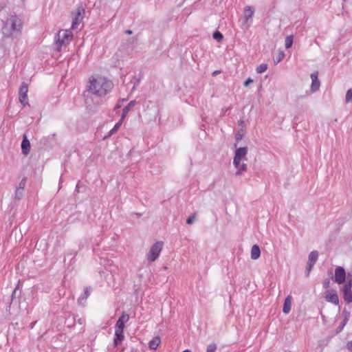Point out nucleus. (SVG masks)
Returning <instances> with one entry per match:
<instances>
[{"label": "nucleus", "instance_id": "25", "mask_svg": "<svg viewBox=\"0 0 352 352\" xmlns=\"http://www.w3.org/2000/svg\"><path fill=\"white\" fill-rule=\"evenodd\" d=\"M24 190L16 188L15 191L14 198L17 200H20L23 196Z\"/></svg>", "mask_w": 352, "mask_h": 352}, {"label": "nucleus", "instance_id": "40", "mask_svg": "<svg viewBox=\"0 0 352 352\" xmlns=\"http://www.w3.org/2000/svg\"><path fill=\"white\" fill-rule=\"evenodd\" d=\"M16 293V288H15L13 291H12V299H13L14 296H15Z\"/></svg>", "mask_w": 352, "mask_h": 352}, {"label": "nucleus", "instance_id": "37", "mask_svg": "<svg viewBox=\"0 0 352 352\" xmlns=\"http://www.w3.org/2000/svg\"><path fill=\"white\" fill-rule=\"evenodd\" d=\"M253 80L251 78H248L245 82H244V86L247 87L250 83L252 82Z\"/></svg>", "mask_w": 352, "mask_h": 352}, {"label": "nucleus", "instance_id": "16", "mask_svg": "<svg viewBox=\"0 0 352 352\" xmlns=\"http://www.w3.org/2000/svg\"><path fill=\"white\" fill-rule=\"evenodd\" d=\"M161 342L160 336L154 337L148 343V347L150 349L155 350Z\"/></svg>", "mask_w": 352, "mask_h": 352}, {"label": "nucleus", "instance_id": "10", "mask_svg": "<svg viewBox=\"0 0 352 352\" xmlns=\"http://www.w3.org/2000/svg\"><path fill=\"white\" fill-rule=\"evenodd\" d=\"M325 299L327 301L331 302L334 305H338L339 298L337 293L335 291H327L325 293Z\"/></svg>", "mask_w": 352, "mask_h": 352}, {"label": "nucleus", "instance_id": "15", "mask_svg": "<svg viewBox=\"0 0 352 352\" xmlns=\"http://www.w3.org/2000/svg\"><path fill=\"white\" fill-rule=\"evenodd\" d=\"M254 12V10L252 8H251L250 6L245 7V8L244 10L245 21L243 22V25L247 23L248 20L252 17Z\"/></svg>", "mask_w": 352, "mask_h": 352}, {"label": "nucleus", "instance_id": "4", "mask_svg": "<svg viewBox=\"0 0 352 352\" xmlns=\"http://www.w3.org/2000/svg\"><path fill=\"white\" fill-rule=\"evenodd\" d=\"M57 37L56 43L59 47H61L69 43L72 38V34L69 30H62L58 32Z\"/></svg>", "mask_w": 352, "mask_h": 352}, {"label": "nucleus", "instance_id": "12", "mask_svg": "<svg viewBox=\"0 0 352 352\" xmlns=\"http://www.w3.org/2000/svg\"><path fill=\"white\" fill-rule=\"evenodd\" d=\"M21 151L23 155H27L30 151V143L25 134L23 136L21 142Z\"/></svg>", "mask_w": 352, "mask_h": 352}, {"label": "nucleus", "instance_id": "20", "mask_svg": "<svg viewBox=\"0 0 352 352\" xmlns=\"http://www.w3.org/2000/svg\"><path fill=\"white\" fill-rule=\"evenodd\" d=\"M318 251H316V250L312 251V252H311V253L309 255V261H308V262L311 263V264H314L315 265L316 262L318 260Z\"/></svg>", "mask_w": 352, "mask_h": 352}, {"label": "nucleus", "instance_id": "1", "mask_svg": "<svg viewBox=\"0 0 352 352\" xmlns=\"http://www.w3.org/2000/svg\"><path fill=\"white\" fill-rule=\"evenodd\" d=\"M113 87V82L102 76H91L87 85L85 96L94 95L101 98L109 93Z\"/></svg>", "mask_w": 352, "mask_h": 352}, {"label": "nucleus", "instance_id": "26", "mask_svg": "<svg viewBox=\"0 0 352 352\" xmlns=\"http://www.w3.org/2000/svg\"><path fill=\"white\" fill-rule=\"evenodd\" d=\"M247 165L244 163H242L239 169L237 170L236 174L239 175H241L243 172L246 171Z\"/></svg>", "mask_w": 352, "mask_h": 352}, {"label": "nucleus", "instance_id": "9", "mask_svg": "<svg viewBox=\"0 0 352 352\" xmlns=\"http://www.w3.org/2000/svg\"><path fill=\"white\" fill-rule=\"evenodd\" d=\"M318 72H314L311 74V91L312 93L318 91L320 86V82L318 80Z\"/></svg>", "mask_w": 352, "mask_h": 352}, {"label": "nucleus", "instance_id": "11", "mask_svg": "<svg viewBox=\"0 0 352 352\" xmlns=\"http://www.w3.org/2000/svg\"><path fill=\"white\" fill-rule=\"evenodd\" d=\"M247 153H248V147L244 146V147L238 148L235 151L234 158L235 159V161L237 160L242 161V160L246 159L245 157H246Z\"/></svg>", "mask_w": 352, "mask_h": 352}, {"label": "nucleus", "instance_id": "38", "mask_svg": "<svg viewBox=\"0 0 352 352\" xmlns=\"http://www.w3.org/2000/svg\"><path fill=\"white\" fill-rule=\"evenodd\" d=\"M242 138H243V135L241 134L239 132L237 133L236 134V135H235V139H236V141H239V140H241Z\"/></svg>", "mask_w": 352, "mask_h": 352}, {"label": "nucleus", "instance_id": "36", "mask_svg": "<svg viewBox=\"0 0 352 352\" xmlns=\"http://www.w3.org/2000/svg\"><path fill=\"white\" fill-rule=\"evenodd\" d=\"M330 281L329 279H326L323 282V287L324 288H328L329 287Z\"/></svg>", "mask_w": 352, "mask_h": 352}, {"label": "nucleus", "instance_id": "39", "mask_svg": "<svg viewBox=\"0 0 352 352\" xmlns=\"http://www.w3.org/2000/svg\"><path fill=\"white\" fill-rule=\"evenodd\" d=\"M347 346H348V349L349 350H352V341L349 342L348 344H347Z\"/></svg>", "mask_w": 352, "mask_h": 352}, {"label": "nucleus", "instance_id": "7", "mask_svg": "<svg viewBox=\"0 0 352 352\" xmlns=\"http://www.w3.org/2000/svg\"><path fill=\"white\" fill-rule=\"evenodd\" d=\"M333 280L338 284H342L345 283L346 272L344 267L338 266L336 268Z\"/></svg>", "mask_w": 352, "mask_h": 352}, {"label": "nucleus", "instance_id": "24", "mask_svg": "<svg viewBox=\"0 0 352 352\" xmlns=\"http://www.w3.org/2000/svg\"><path fill=\"white\" fill-rule=\"evenodd\" d=\"M267 69V64H261L259 66L256 68V72L258 74H262L265 72Z\"/></svg>", "mask_w": 352, "mask_h": 352}, {"label": "nucleus", "instance_id": "29", "mask_svg": "<svg viewBox=\"0 0 352 352\" xmlns=\"http://www.w3.org/2000/svg\"><path fill=\"white\" fill-rule=\"evenodd\" d=\"M217 348V344L214 343H212L208 346L206 352H215Z\"/></svg>", "mask_w": 352, "mask_h": 352}, {"label": "nucleus", "instance_id": "22", "mask_svg": "<svg viewBox=\"0 0 352 352\" xmlns=\"http://www.w3.org/2000/svg\"><path fill=\"white\" fill-rule=\"evenodd\" d=\"M285 57V53L283 51L278 52V54L276 55V58L274 59V61L276 64L280 62Z\"/></svg>", "mask_w": 352, "mask_h": 352}, {"label": "nucleus", "instance_id": "2", "mask_svg": "<svg viewBox=\"0 0 352 352\" xmlns=\"http://www.w3.org/2000/svg\"><path fill=\"white\" fill-rule=\"evenodd\" d=\"M22 28L21 19L16 15H10L3 23L2 32L5 36L19 34Z\"/></svg>", "mask_w": 352, "mask_h": 352}, {"label": "nucleus", "instance_id": "14", "mask_svg": "<svg viewBox=\"0 0 352 352\" xmlns=\"http://www.w3.org/2000/svg\"><path fill=\"white\" fill-rule=\"evenodd\" d=\"M292 307V296L290 295L287 296L285 299L283 311L284 314H287L289 313Z\"/></svg>", "mask_w": 352, "mask_h": 352}, {"label": "nucleus", "instance_id": "17", "mask_svg": "<svg viewBox=\"0 0 352 352\" xmlns=\"http://www.w3.org/2000/svg\"><path fill=\"white\" fill-rule=\"evenodd\" d=\"M261 255V250L257 245H254L251 249V258L253 260H256Z\"/></svg>", "mask_w": 352, "mask_h": 352}, {"label": "nucleus", "instance_id": "21", "mask_svg": "<svg viewBox=\"0 0 352 352\" xmlns=\"http://www.w3.org/2000/svg\"><path fill=\"white\" fill-rule=\"evenodd\" d=\"M293 44V36H287L285 41V45L286 49H289L292 47Z\"/></svg>", "mask_w": 352, "mask_h": 352}, {"label": "nucleus", "instance_id": "28", "mask_svg": "<svg viewBox=\"0 0 352 352\" xmlns=\"http://www.w3.org/2000/svg\"><path fill=\"white\" fill-rule=\"evenodd\" d=\"M213 38L215 40L219 41H221L223 39V34L220 32L216 31L213 34Z\"/></svg>", "mask_w": 352, "mask_h": 352}, {"label": "nucleus", "instance_id": "33", "mask_svg": "<svg viewBox=\"0 0 352 352\" xmlns=\"http://www.w3.org/2000/svg\"><path fill=\"white\" fill-rule=\"evenodd\" d=\"M129 319V316L128 314H122V315L118 318V320L123 322V323H125L127 322Z\"/></svg>", "mask_w": 352, "mask_h": 352}, {"label": "nucleus", "instance_id": "41", "mask_svg": "<svg viewBox=\"0 0 352 352\" xmlns=\"http://www.w3.org/2000/svg\"><path fill=\"white\" fill-rule=\"evenodd\" d=\"M125 33L127 34H131L133 33V32L130 30H127L125 31Z\"/></svg>", "mask_w": 352, "mask_h": 352}, {"label": "nucleus", "instance_id": "46", "mask_svg": "<svg viewBox=\"0 0 352 352\" xmlns=\"http://www.w3.org/2000/svg\"><path fill=\"white\" fill-rule=\"evenodd\" d=\"M239 122V124H242L243 122L242 120H240Z\"/></svg>", "mask_w": 352, "mask_h": 352}, {"label": "nucleus", "instance_id": "45", "mask_svg": "<svg viewBox=\"0 0 352 352\" xmlns=\"http://www.w3.org/2000/svg\"><path fill=\"white\" fill-rule=\"evenodd\" d=\"M182 352H191V351H190V350H188V349H186V350H184V351H182Z\"/></svg>", "mask_w": 352, "mask_h": 352}, {"label": "nucleus", "instance_id": "18", "mask_svg": "<svg viewBox=\"0 0 352 352\" xmlns=\"http://www.w3.org/2000/svg\"><path fill=\"white\" fill-rule=\"evenodd\" d=\"M136 104L135 100H131L123 109L122 113V119H124L125 116L127 115L129 111Z\"/></svg>", "mask_w": 352, "mask_h": 352}, {"label": "nucleus", "instance_id": "42", "mask_svg": "<svg viewBox=\"0 0 352 352\" xmlns=\"http://www.w3.org/2000/svg\"><path fill=\"white\" fill-rule=\"evenodd\" d=\"M219 73H220V72H219V71H215V72H213V74H213V76H214V75H216V74H219Z\"/></svg>", "mask_w": 352, "mask_h": 352}, {"label": "nucleus", "instance_id": "6", "mask_svg": "<svg viewBox=\"0 0 352 352\" xmlns=\"http://www.w3.org/2000/svg\"><path fill=\"white\" fill-rule=\"evenodd\" d=\"M85 13V10L82 8H78L76 10V12L73 13L74 19L72 21V29L76 30L78 28L79 24L82 21L83 19V14Z\"/></svg>", "mask_w": 352, "mask_h": 352}, {"label": "nucleus", "instance_id": "13", "mask_svg": "<svg viewBox=\"0 0 352 352\" xmlns=\"http://www.w3.org/2000/svg\"><path fill=\"white\" fill-rule=\"evenodd\" d=\"M91 292V288L90 287H86L84 289V294H82L78 298V302L81 305H83L87 298L89 296Z\"/></svg>", "mask_w": 352, "mask_h": 352}, {"label": "nucleus", "instance_id": "35", "mask_svg": "<svg viewBox=\"0 0 352 352\" xmlns=\"http://www.w3.org/2000/svg\"><path fill=\"white\" fill-rule=\"evenodd\" d=\"M241 160H236L235 161V159L234 158V160H233V164L234 166V167L237 169H239V168L240 167V166L241 165Z\"/></svg>", "mask_w": 352, "mask_h": 352}, {"label": "nucleus", "instance_id": "8", "mask_svg": "<svg viewBox=\"0 0 352 352\" xmlns=\"http://www.w3.org/2000/svg\"><path fill=\"white\" fill-rule=\"evenodd\" d=\"M28 87L25 82H22L19 89V101L23 105L28 104Z\"/></svg>", "mask_w": 352, "mask_h": 352}, {"label": "nucleus", "instance_id": "19", "mask_svg": "<svg viewBox=\"0 0 352 352\" xmlns=\"http://www.w3.org/2000/svg\"><path fill=\"white\" fill-rule=\"evenodd\" d=\"M124 340L123 331H115L114 344L118 345Z\"/></svg>", "mask_w": 352, "mask_h": 352}, {"label": "nucleus", "instance_id": "44", "mask_svg": "<svg viewBox=\"0 0 352 352\" xmlns=\"http://www.w3.org/2000/svg\"><path fill=\"white\" fill-rule=\"evenodd\" d=\"M131 352H137V351L135 349H131Z\"/></svg>", "mask_w": 352, "mask_h": 352}, {"label": "nucleus", "instance_id": "27", "mask_svg": "<svg viewBox=\"0 0 352 352\" xmlns=\"http://www.w3.org/2000/svg\"><path fill=\"white\" fill-rule=\"evenodd\" d=\"M345 101L346 103L352 101V89H349L346 91Z\"/></svg>", "mask_w": 352, "mask_h": 352}, {"label": "nucleus", "instance_id": "23", "mask_svg": "<svg viewBox=\"0 0 352 352\" xmlns=\"http://www.w3.org/2000/svg\"><path fill=\"white\" fill-rule=\"evenodd\" d=\"M124 323L122 321L118 320L115 327V331H123Z\"/></svg>", "mask_w": 352, "mask_h": 352}, {"label": "nucleus", "instance_id": "32", "mask_svg": "<svg viewBox=\"0 0 352 352\" xmlns=\"http://www.w3.org/2000/svg\"><path fill=\"white\" fill-rule=\"evenodd\" d=\"M314 265V264H311L309 262L307 263V268H306V276L307 277L309 276V273L311 271Z\"/></svg>", "mask_w": 352, "mask_h": 352}, {"label": "nucleus", "instance_id": "30", "mask_svg": "<svg viewBox=\"0 0 352 352\" xmlns=\"http://www.w3.org/2000/svg\"><path fill=\"white\" fill-rule=\"evenodd\" d=\"M123 119L121 118L120 121L118 122V123L116 124V125L114 126V127L110 131V135H112L114 133H116V131H117V130L118 129V128L121 125V122Z\"/></svg>", "mask_w": 352, "mask_h": 352}, {"label": "nucleus", "instance_id": "31", "mask_svg": "<svg viewBox=\"0 0 352 352\" xmlns=\"http://www.w3.org/2000/svg\"><path fill=\"white\" fill-rule=\"evenodd\" d=\"M25 183H26V179L25 178L22 179V180L20 182V183L19 184V186L16 188L24 190L25 187Z\"/></svg>", "mask_w": 352, "mask_h": 352}, {"label": "nucleus", "instance_id": "47", "mask_svg": "<svg viewBox=\"0 0 352 352\" xmlns=\"http://www.w3.org/2000/svg\"><path fill=\"white\" fill-rule=\"evenodd\" d=\"M345 322H345V320H344V322H343V324H342V327H343L344 325H345Z\"/></svg>", "mask_w": 352, "mask_h": 352}, {"label": "nucleus", "instance_id": "34", "mask_svg": "<svg viewBox=\"0 0 352 352\" xmlns=\"http://www.w3.org/2000/svg\"><path fill=\"white\" fill-rule=\"evenodd\" d=\"M195 218H196L195 214H192V215L190 216V217L187 219V220H186V223H187V224H189V225L192 224V223L194 222V221H195Z\"/></svg>", "mask_w": 352, "mask_h": 352}, {"label": "nucleus", "instance_id": "3", "mask_svg": "<svg viewBox=\"0 0 352 352\" xmlns=\"http://www.w3.org/2000/svg\"><path fill=\"white\" fill-rule=\"evenodd\" d=\"M162 246L163 243L161 241H157L151 246L149 252L146 254V258L148 261L153 262L158 258L162 250Z\"/></svg>", "mask_w": 352, "mask_h": 352}, {"label": "nucleus", "instance_id": "43", "mask_svg": "<svg viewBox=\"0 0 352 352\" xmlns=\"http://www.w3.org/2000/svg\"><path fill=\"white\" fill-rule=\"evenodd\" d=\"M78 322L82 324V320L81 318L78 319Z\"/></svg>", "mask_w": 352, "mask_h": 352}, {"label": "nucleus", "instance_id": "5", "mask_svg": "<svg viewBox=\"0 0 352 352\" xmlns=\"http://www.w3.org/2000/svg\"><path fill=\"white\" fill-rule=\"evenodd\" d=\"M352 283L351 280H349L344 283L342 288L343 297L346 303L352 302Z\"/></svg>", "mask_w": 352, "mask_h": 352}]
</instances>
